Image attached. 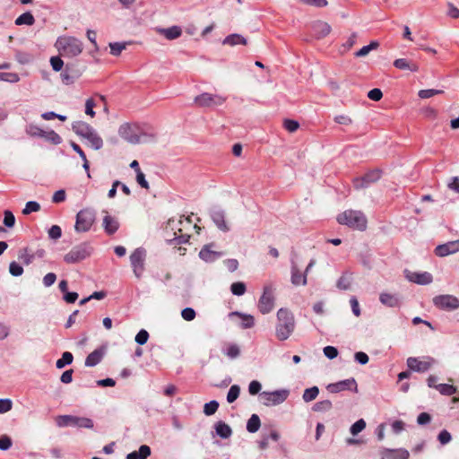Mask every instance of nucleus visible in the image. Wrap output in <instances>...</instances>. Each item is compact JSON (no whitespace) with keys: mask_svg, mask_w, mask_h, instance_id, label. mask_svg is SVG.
Returning <instances> with one entry per match:
<instances>
[{"mask_svg":"<svg viewBox=\"0 0 459 459\" xmlns=\"http://www.w3.org/2000/svg\"><path fill=\"white\" fill-rule=\"evenodd\" d=\"M288 391L277 390L273 392H263L260 394V399L264 405L273 406L283 403L288 397Z\"/></svg>","mask_w":459,"mask_h":459,"instance_id":"obj_11","label":"nucleus"},{"mask_svg":"<svg viewBox=\"0 0 459 459\" xmlns=\"http://www.w3.org/2000/svg\"><path fill=\"white\" fill-rule=\"evenodd\" d=\"M318 394H319V389L317 386L307 388V389H305V391L303 393L302 399L306 403H310L317 397Z\"/></svg>","mask_w":459,"mask_h":459,"instance_id":"obj_35","label":"nucleus"},{"mask_svg":"<svg viewBox=\"0 0 459 459\" xmlns=\"http://www.w3.org/2000/svg\"><path fill=\"white\" fill-rule=\"evenodd\" d=\"M324 354L330 359H333L338 356V351L333 346H326L324 348Z\"/></svg>","mask_w":459,"mask_h":459,"instance_id":"obj_60","label":"nucleus"},{"mask_svg":"<svg viewBox=\"0 0 459 459\" xmlns=\"http://www.w3.org/2000/svg\"><path fill=\"white\" fill-rule=\"evenodd\" d=\"M291 283L295 286L303 285L305 286L307 282V274L301 273L298 267V264L294 262L291 263Z\"/></svg>","mask_w":459,"mask_h":459,"instance_id":"obj_18","label":"nucleus"},{"mask_svg":"<svg viewBox=\"0 0 459 459\" xmlns=\"http://www.w3.org/2000/svg\"><path fill=\"white\" fill-rule=\"evenodd\" d=\"M298 3L314 6L317 8L325 7L328 4V2L326 0H296Z\"/></svg>","mask_w":459,"mask_h":459,"instance_id":"obj_47","label":"nucleus"},{"mask_svg":"<svg viewBox=\"0 0 459 459\" xmlns=\"http://www.w3.org/2000/svg\"><path fill=\"white\" fill-rule=\"evenodd\" d=\"M434 304L443 309H456L459 307V299L452 295H440L433 299Z\"/></svg>","mask_w":459,"mask_h":459,"instance_id":"obj_14","label":"nucleus"},{"mask_svg":"<svg viewBox=\"0 0 459 459\" xmlns=\"http://www.w3.org/2000/svg\"><path fill=\"white\" fill-rule=\"evenodd\" d=\"M196 313L192 307H186L181 311V316L186 321H193L195 318Z\"/></svg>","mask_w":459,"mask_h":459,"instance_id":"obj_52","label":"nucleus"},{"mask_svg":"<svg viewBox=\"0 0 459 459\" xmlns=\"http://www.w3.org/2000/svg\"><path fill=\"white\" fill-rule=\"evenodd\" d=\"M327 390L330 393L336 394L342 392L343 390H351L354 389L355 392L358 391L357 383L354 378H349L345 380L339 381L337 383L329 384L326 386Z\"/></svg>","mask_w":459,"mask_h":459,"instance_id":"obj_17","label":"nucleus"},{"mask_svg":"<svg viewBox=\"0 0 459 459\" xmlns=\"http://www.w3.org/2000/svg\"><path fill=\"white\" fill-rule=\"evenodd\" d=\"M25 132L28 135L31 137H41L44 135L45 131L41 129L39 126L34 124H29L25 127Z\"/></svg>","mask_w":459,"mask_h":459,"instance_id":"obj_36","label":"nucleus"},{"mask_svg":"<svg viewBox=\"0 0 459 459\" xmlns=\"http://www.w3.org/2000/svg\"><path fill=\"white\" fill-rule=\"evenodd\" d=\"M457 252H459V239L440 244L434 250L435 255L439 257H445Z\"/></svg>","mask_w":459,"mask_h":459,"instance_id":"obj_15","label":"nucleus"},{"mask_svg":"<svg viewBox=\"0 0 459 459\" xmlns=\"http://www.w3.org/2000/svg\"><path fill=\"white\" fill-rule=\"evenodd\" d=\"M380 302L389 307H396L400 306V299L397 295L383 292L379 296Z\"/></svg>","mask_w":459,"mask_h":459,"instance_id":"obj_24","label":"nucleus"},{"mask_svg":"<svg viewBox=\"0 0 459 459\" xmlns=\"http://www.w3.org/2000/svg\"><path fill=\"white\" fill-rule=\"evenodd\" d=\"M103 227L105 229V231L111 235V234H114L118 227H119V224H118V221H117V219H115L114 217H111L110 215H108V213L105 215V217L103 218Z\"/></svg>","mask_w":459,"mask_h":459,"instance_id":"obj_25","label":"nucleus"},{"mask_svg":"<svg viewBox=\"0 0 459 459\" xmlns=\"http://www.w3.org/2000/svg\"><path fill=\"white\" fill-rule=\"evenodd\" d=\"M337 221L352 230L364 231L367 229L368 220L361 211L346 210L337 216Z\"/></svg>","mask_w":459,"mask_h":459,"instance_id":"obj_2","label":"nucleus"},{"mask_svg":"<svg viewBox=\"0 0 459 459\" xmlns=\"http://www.w3.org/2000/svg\"><path fill=\"white\" fill-rule=\"evenodd\" d=\"M274 289L272 285H265L264 292L258 301V309L262 314L270 313L274 307Z\"/></svg>","mask_w":459,"mask_h":459,"instance_id":"obj_9","label":"nucleus"},{"mask_svg":"<svg viewBox=\"0 0 459 459\" xmlns=\"http://www.w3.org/2000/svg\"><path fill=\"white\" fill-rule=\"evenodd\" d=\"M104 352L101 350H95L91 353H90L85 359L86 367H94L99 364L102 358Z\"/></svg>","mask_w":459,"mask_h":459,"instance_id":"obj_28","label":"nucleus"},{"mask_svg":"<svg viewBox=\"0 0 459 459\" xmlns=\"http://www.w3.org/2000/svg\"><path fill=\"white\" fill-rule=\"evenodd\" d=\"M73 354L69 351H65L62 354V358L57 359L56 366L57 368H63L66 365H70L73 362Z\"/></svg>","mask_w":459,"mask_h":459,"instance_id":"obj_38","label":"nucleus"},{"mask_svg":"<svg viewBox=\"0 0 459 459\" xmlns=\"http://www.w3.org/2000/svg\"><path fill=\"white\" fill-rule=\"evenodd\" d=\"M444 91L442 90L436 89H428V90H420L418 92V96L420 99H429L435 95L442 94Z\"/></svg>","mask_w":459,"mask_h":459,"instance_id":"obj_45","label":"nucleus"},{"mask_svg":"<svg viewBox=\"0 0 459 459\" xmlns=\"http://www.w3.org/2000/svg\"><path fill=\"white\" fill-rule=\"evenodd\" d=\"M56 280V275L54 273H48L43 277V284L45 287L52 286Z\"/></svg>","mask_w":459,"mask_h":459,"instance_id":"obj_62","label":"nucleus"},{"mask_svg":"<svg viewBox=\"0 0 459 459\" xmlns=\"http://www.w3.org/2000/svg\"><path fill=\"white\" fill-rule=\"evenodd\" d=\"M261 387L262 385L258 381L253 380L249 384L248 392L250 394L255 395L260 392Z\"/></svg>","mask_w":459,"mask_h":459,"instance_id":"obj_64","label":"nucleus"},{"mask_svg":"<svg viewBox=\"0 0 459 459\" xmlns=\"http://www.w3.org/2000/svg\"><path fill=\"white\" fill-rule=\"evenodd\" d=\"M56 423L59 428L77 427L83 429H92L93 421L86 417H78L73 415H60L56 418Z\"/></svg>","mask_w":459,"mask_h":459,"instance_id":"obj_6","label":"nucleus"},{"mask_svg":"<svg viewBox=\"0 0 459 459\" xmlns=\"http://www.w3.org/2000/svg\"><path fill=\"white\" fill-rule=\"evenodd\" d=\"M1 79L9 82H17L20 81V77L15 73H5L0 75Z\"/></svg>","mask_w":459,"mask_h":459,"instance_id":"obj_61","label":"nucleus"},{"mask_svg":"<svg viewBox=\"0 0 459 459\" xmlns=\"http://www.w3.org/2000/svg\"><path fill=\"white\" fill-rule=\"evenodd\" d=\"M212 219L215 225L218 227V229L221 230V231L226 232L230 230V227L228 226L225 220L224 212L219 210L212 212Z\"/></svg>","mask_w":459,"mask_h":459,"instance_id":"obj_23","label":"nucleus"},{"mask_svg":"<svg viewBox=\"0 0 459 459\" xmlns=\"http://www.w3.org/2000/svg\"><path fill=\"white\" fill-rule=\"evenodd\" d=\"M40 210V205L39 203L35 201H30L25 204V207L22 210V213L24 215H28L31 212H39Z\"/></svg>","mask_w":459,"mask_h":459,"instance_id":"obj_46","label":"nucleus"},{"mask_svg":"<svg viewBox=\"0 0 459 459\" xmlns=\"http://www.w3.org/2000/svg\"><path fill=\"white\" fill-rule=\"evenodd\" d=\"M126 46H127V43H126V42L109 43L110 54L115 56H117L121 54V52L123 50L126 49Z\"/></svg>","mask_w":459,"mask_h":459,"instance_id":"obj_41","label":"nucleus"},{"mask_svg":"<svg viewBox=\"0 0 459 459\" xmlns=\"http://www.w3.org/2000/svg\"><path fill=\"white\" fill-rule=\"evenodd\" d=\"M225 354L230 359H236L240 354V350L238 345L230 344L227 348Z\"/></svg>","mask_w":459,"mask_h":459,"instance_id":"obj_53","label":"nucleus"},{"mask_svg":"<svg viewBox=\"0 0 459 459\" xmlns=\"http://www.w3.org/2000/svg\"><path fill=\"white\" fill-rule=\"evenodd\" d=\"M161 33L167 39L172 40L179 38L182 34V30L179 26H172L167 29H160Z\"/></svg>","mask_w":459,"mask_h":459,"instance_id":"obj_26","label":"nucleus"},{"mask_svg":"<svg viewBox=\"0 0 459 459\" xmlns=\"http://www.w3.org/2000/svg\"><path fill=\"white\" fill-rule=\"evenodd\" d=\"M151 455V448L143 445L140 446L139 451L132 452L127 455L126 459H146Z\"/></svg>","mask_w":459,"mask_h":459,"instance_id":"obj_30","label":"nucleus"},{"mask_svg":"<svg viewBox=\"0 0 459 459\" xmlns=\"http://www.w3.org/2000/svg\"><path fill=\"white\" fill-rule=\"evenodd\" d=\"M313 31L316 38L321 39L327 36L331 31V26L325 22L316 21L312 24Z\"/></svg>","mask_w":459,"mask_h":459,"instance_id":"obj_21","label":"nucleus"},{"mask_svg":"<svg viewBox=\"0 0 459 459\" xmlns=\"http://www.w3.org/2000/svg\"><path fill=\"white\" fill-rule=\"evenodd\" d=\"M365 428H366V422L364 420L360 419L351 425V433L353 436H356L359 432H361Z\"/></svg>","mask_w":459,"mask_h":459,"instance_id":"obj_48","label":"nucleus"},{"mask_svg":"<svg viewBox=\"0 0 459 459\" xmlns=\"http://www.w3.org/2000/svg\"><path fill=\"white\" fill-rule=\"evenodd\" d=\"M118 134L120 137L125 139L126 142L135 144L147 141V138L150 137L153 139L155 134H139L138 128L135 125H131L128 123H125L121 125L118 128Z\"/></svg>","mask_w":459,"mask_h":459,"instance_id":"obj_5","label":"nucleus"},{"mask_svg":"<svg viewBox=\"0 0 459 459\" xmlns=\"http://www.w3.org/2000/svg\"><path fill=\"white\" fill-rule=\"evenodd\" d=\"M50 64L53 70H55L56 72H59L64 65L63 60L58 56H52L50 58Z\"/></svg>","mask_w":459,"mask_h":459,"instance_id":"obj_59","label":"nucleus"},{"mask_svg":"<svg viewBox=\"0 0 459 459\" xmlns=\"http://www.w3.org/2000/svg\"><path fill=\"white\" fill-rule=\"evenodd\" d=\"M146 251L143 248H136L130 255V263L134 274L136 278H141L144 272V262Z\"/></svg>","mask_w":459,"mask_h":459,"instance_id":"obj_10","label":"nucleus"},{"mask_svg":"<svg viewBox=\"0 0 459 459\" xmlns=\"http://www.w3.org/2000/svg\"><path fill=\"white\" fill-rule=\"evenodd\" d=\"M61 235H62V230L59 226L57 225H53L49 230H48V237L52 239H58L59 238H61Z\"/></svg>","mask_w":459,"mask_h":459,"instance_id":"obj_57","label":"nucleus"},{"mask_svg":"<svg viewBox=\"0 0 459 459\" xmlns=\"http://www.w3.org/2000/svg\"><path fill=\"white\" fill-rule=\"evenodd\" d=\"M212 245L204 246L199 252V256L205 262H213L221 256V253L212 250Z\"/></svg>","mask_w":459,"mask_h":459,"instance_id":"obj_20","label":"nucleus"},{"mask_svg":"<svg viewBox=\"0 0 459 459\" xmlns=\"http://www.w3.org/2000/svg\"><path fill=\"white\" fill-rule=\"evenodd\" d=\"M247 290L246 284L242 281L233 282L230 286V291L233 295L242 296Z\"/></svg>","mask_w":459,"mask_h":459,"instance_id":"obj_40","label":"nucleus"},{"mask_svg":"<svg viewBox=\"0 0 459 459\" xmlns=\"http://www.w3.org/2000/svg\"><path fill=\"white\" fill-rule=\"evenodd\" d=\"M378 47L379 43L377 41H371L368 45L361 48L354 55L356 57H363L368 56L370 53V51L377 49Z\"/></svg>","mask_w":459,"mask_h":459,"instance_id":"obj_33","label":"nucleus"},{"mask_svg":"<svg viewBox=\"0 0 459 459\" xmlns=\"http://www.w3.org/2000/svg\"><path fill=\"white\" fill-rule=\"evenodd\" d=\"M96 103L92 98L86 100L85 101V114L90 116L91 118L95 117V111L93 108H95Z\"/></svg>","mask_w":459,"mask_h":459,"instance_id":"obj_51","label":"nucleus"},{"mask_svg":"<svg viewBox=\"0 0 459 459\" xmlns=\"http://www.w3.org/2000/svg\"><path fill=\"white\" fill-rule=\"evenodd\" d=\"M394 65L400 70H409L412 73L419 71V65L406 58H398L394 61Z\"/></svg>","mask_w":459,"mask_h":459,"instance_id":"obj_22","label":"nucleus"},{"mask_svg":"<svg viewBox=\"0 0 459 459\" xmlns=\"http://www.w3.org/2000/svg\"><path fill=\"white\" fill-rule=\"evenodd\" d=\"M9 273L15 277L21 276L23 273V268L18 263L12 262L9 264Z\"/></svg>","mask_w":459,"mask_h":459,"instance_id":"obj_50","label":"nucleus"},{"mask_svg":"<svg viewBox=\"0 0 459 459\" xmlns=\"http://www.w3.org/2000/svg\"><path fill=\"white\" fill-rule=\"evenodd\" d=\"M13 441L7 435L0 436V450L6 451L11 448Z\"/></svg>","mask_w":459,"mask_h":459,"instance_id":"obj_54","label":"nucleus"},{"mask_svg":"<svg viewBox=\"0 0 459 459\" xmlns=\"http://www.w3.org/2000/svg\"><path fill=\"white\" fill-rule=\"evenodd\" d=\"M95 221V212L90 209L81 210L76 215L74 230L77 232L90 230Z\"/></svg>","mask_w":459,"mask_h":459,"instance_id":"obj_7","label":"nucleus"},{"mask_svg":"<svg viewBox=\"0 0 459 459\" xmlns=\"http://www.w3.org/2000/svg\"><path fill=\"white\" fill-rule=\"evenodd\" d=\"M332 402L330 400H323L316 403L312 410L316 412H325L332 409Z\"/></svg>","mask_w":459,"mask_h":459,"instance_id":"obj_37","label":"nucleus"},{"mask_svg":"<svg viewBox=\"0 0 459 459\" xmlns=\"http://www.w3.org/2000/svg\"><path fill=\"white\" fill-rule=\"evenodd\" d=\"M219 408V403L215 400H212L209 403H206L204 406V413L206 416L213 415Z\"/></svg>","mask_w":459,"mask_h":459,"instance_id":"obj_43","label":"nucleus"},{"mask_svg":"<svg viewBox=\"0 0 459 459\" xmlns=\"http://www.w3.org/2000/svg\"><path fill=\"white\" fill-rule=\"evenodd\" d=\"M222 43L224 45H229V46L233 47V46H237V45H247V41L243 36L234 33V34H230L229 36H227L223 39Z\"/></svg>","mask_w":459,"mask_h":459,"instance_id":"obj_29","label":"nucleus"},{"mask_svg":"<svg viewBox=\"0 0 459 459\" xmlns=\"http://www.w3.org/2000/svg\"><path fill=\"white\" fill-rule=\"evenodd\" d=\"M91 253V247L86 244H81L73 247L65 256L64 260L67 264L78 263L87 258Z\"/></svg>","mask_w":459,"mask_h":459,"instance_id":"obj_8","label":"nucleus"},{"mask_svg":"<svg viewBox=\"0 0 459 459\" xmlns=\"http://www.w3.org/2000/svg\"><path fill=\"white\" fill-rule=\"evenodd\" d=\"M148 338H149V333L146 330H140L138 332V333L136 334L135 336V342L140 344V345H143L147 342L148 341Z\"/></svg>","mask_w":459,"mask_h":459,"instance_id":"obj_56","label":"nucleus"},{"mask_svg":"<svg viewBox=\"0 0 459 459\" xmlns=\"http://www.w3.org/2000/svg\"><path fill=\"white\" fill-rule=\"evenodd\" d=\"M337 287L341 290H348L351 287V279L349 276L342 275L337 282Z\"/></svg>","mask_w":459,"mask_h":459,"instance_id":"obj_58","label":"nucleus"},{"mask_svg":"<svg viewBox=\"0 0 459 459\" xmlns=\"http://www.w3.org/2000/svg\"><path fill=\"white\" fill-rule=\"evenodd\" d=\"M436 360L431 357H426L423 359H419L418 358L410 357L407 359V366L411 370L416 372H426L428 371L434 364Z\"/></svg>","mask_w":459,"mask_h":459,"instance_id":"obj_13","label":"nucleus"},{"mask_svg":"<svg viewBox=\"0 0 459 459\" xmlns=\"http://www.w3.org/2000/svg\"><path fill=\"white\" fill-rule=\"evenodd\" d=\"M240 388L237 385H233L230 386L228 394H227V401L229 403H232L235 402L238 397L239 396Z\"/></svg>","mask_w":459,"mask_h":459,"instance_id":"obj_44","label":"nucleus"},{"mask_svg":"<svg viewBox=\"0 0 459 459\" xmlns=\"http://www.w3.org/2000/svg\"><path fill=\"white\" fill-rule=\"evenodd\" d=\"M226 100L227 98L222 95L204 92L196 96L195 102L199 107H215L222 105Z\"/></svg>","mask_w":459,"mask_h":459,"instance_id":"obj_12","label":"nucleus"},{"mask_svg":"<svg viewBox=\"0 0 459 459\" xmlns=\"http://www.w3.org/2000/svg\"><path fill=\"white\" fill-rule=\"evenodd\" d=\"M215 430L216 434L222 438H228L232 434L230 427L222 421L217 422V424L215 425Z\"/></svg>","mask_w":459,"mask_h":459,"instance_id":"obj_31","label":"nucleus"},{"mask_svg":"<svg viewBox=\"0 0 459 459\" xmlns=\"http://www.w3.org/2000/svg\"><path fill=\"white\" fill-rule=\"evenodd\" d=\"M436 389L444 395H452L456 393V387L448 384H439L436 386Z\"/></svg>","mask_w":459,"mask_h":459,"instance_id":"obj_42","label":"nucleus"},{"mask_svg":"<svg viewBox=\"0 0 459 459\" xmlns=\"http://www.w3.org/2000/svg\"><path fill=\"white\" fill-rule=\"evenodd\" d=\"M13 408V402L10 399H0V414L10 411Z\"/></svg>","mask_w":459,"mask_h":459,"instance_id":"obj_55","label":"nucleus"},{"mask_svg":"<svg viewBox=\"0 0 459 459\" xmlns=\"http://www.w3.org/2000/svg\"><path fill=\"white\" fill-rule=\"evenodd\" d=\"M261 426V421L256 414H253L247 423V430L250 433H255Z\"/></svg>","mask_w":459,"mask_h":459,"instance_id":"obj_32","label":"nucleus"},{"mask_svg":"<svg viewBox=\"0 0 459 459\" xmlns=\"http://www.w3.org/2000/svg\"><path fill=\"white\" fill-rule=\"evenodd\" d=\"M368 97L375 101H378L382 99L383 93L379 89H372L368 92Z\"/></svg>","mask_w":459,"mask_h":459,"instance_id":"obj_63","label":"nucleus"},{"mask_svg":"<svg viewBox=\"0 0 459 459\" xmlns=\"http://www.w3.org/2000/svg\"><path fill=\"white\" fill-rule=\"evenodd\" d=\"M277 319L276 336L281 341L287 340L294 330L293 316L289 310L280 308L277 312Z\"/></svg>","mask_w":459,"mask_h":459,"instance_id":"obj_4","label":"nucleus"},{"mask_svg":"<svg viewBox=\"0 0 459 459\" xmlns=\"http://www.w3.org/2000/svg\"><path fill=\"white\" fill-rule=\"evenodd\" d=\"M4 224L8 228H13L15 224V217L9 210L4 211Z\"/></svg>","mask_w":459,"mask_h":459,"instance_id":"obj_49","label":"nucleus"},{"mask_svg":"<svg viewBox=\"0 0 459 459\" xmlns=\"http://www.w3.org/2000/svg\"><path fill=\"white\" fill-rule=\"evenodd\" d=\"M381 178V171L374 169L366 173L362 178H357L354 181L355 187L361 189L368 187L370 184L377 182Z\"/></svg>","mask_w":459,"mask_h":459,"instance_id":"obj_16","label":"nucleus"},{"mask_svg":"<svg viewBox=\"0 0 459 459\" xmlns=\"http://www.w3.org/2000/svg\"><path fill=\"white\" fill-rule=\"evenodd\" d=\"M407 279L410 281L418 284H429L432 281V275L429 273H408L406 274Z\"/></svg>","mask_w":459,"mask_h":459,"instance_id":"obj_19","label":"nucleus"},{"mask_svg":"<svg viewBox=\"0 0 459 459\" xmlns=\"http://www.w3.org/2000/svg\"><path fill=\"white\" fill-rule=\"evenodd\" d=\"M34 22V16L30 12L22 13L15 20L16 25H32Z\"/></svg>","mask_w":459,"mask_h":459,"instance_id":"obj_34","label":"nucleus"},{"mask_svg":"<svg viewBox=\"0 0 459 459\" xmlns=\"http://www.w3.org/2000/svg\"><path fill=\"white\" fill-rule=\"evenodd\" d=\"M234 316L241 318V320H242L241 326L244 329L251 328L255 325V318L251 315L244 314V313H240V312H237V311L231 312L230 314V316Z\"/></svg>","mask_w":459,"mask_h":459,"instance_id":"obj_27","label":"nucleus"},{"mask_svg":"<svg viewBox=\"0 0 459 459\" xmlns=\"http://www.w3.org/2000/svg\"><path fill=\"white\" fill-rule=\"evenodd\" d=\"M55 46L59 54L66 57L77 56L82 52L83 49L82 41L74 37L70 36L59 37L56 39Z\"/></svg>","mask_w":459,"mask_h":459,"instance_id":"obj_3","label":"nucleus"},{"mask_svg":"<svg viewBox=\"0 0 459 459\" xmlns=\"http://www.w3.org/2000/svg\"><path fill=\"white\" fill-rule=\"evenodd\" d=\"M42 138L46 139L48 142H49L55 145H57V144L61 143V142H62L61 136L53 130L45 131Z\"/></svg>","mask_w":459,"mask_h":459,"instance_id":"obj_39","label":"nucleus"},{"mask_svg":"<svg viewBox=\"0 0 459 459\" xmlns=\"http://www.w3.org/2000/svg\"><path fill=\"white\" fill-rule=\"evenodd\" d=\"M73 131L81 138L88 142L90 147L100 150L103 146V140L97 131L84 121H75L72 125Z\"/></svg>","mask_w":459,"mask_h":459,"instance_id":"obj_1","label":"nucleus"}]
</instances>
